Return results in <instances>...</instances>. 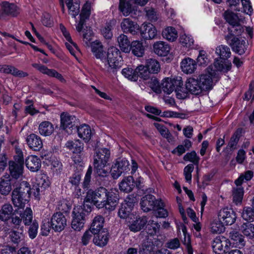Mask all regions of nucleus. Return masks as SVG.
<instances>
[{
  "instance_id": "43",
  "label": "nucleus",
  "mask_w": 254,
  "mask_h": 254,
  "mask_svg": "<svg viewBox=\"0 0 254 254\" xmlns=\"http://www.w3.org/2000/svg\"><path fill=\"white\" fill-rule=\"evenodd\" d=\"M229 237L234 241L233 244L237 245L239 248L245 246L244 237L238 232L232 231L229 233Z\"/></svg>"
},
{
  "instance_id": "48",
  "label": "nucleus",
  "mask_w": 254,
  "mask_h": 254,
  "mask_svg": "<svg viewBox=\"0 0 254 254\" xmlns=\"http://www.w3.org/2000/svg\"><path fill=\"white\" fill-rule=\"evenodd\" d=\"M37 184L38 188L36 189L37 195H39L40 188L45 189L50 185V181L45 175H41L37 179Z\"/></svg>"
},
{
  "instance_id": "61",
  "label": "nucleus",
  "mask_w": 254,
  "mask_h": 254,
  "mask_svg": "<svg viewBox=\"0 0 254 254\" xmlns=\"http://www.w3.org/2000/svg\"><path fill=\"white\" fill-rule=\"evenodd\" d=\"M12 144L14 147L15 151L17 154L15 158V161L19 162H23V153L21 149L18 146L17 140L12 142Z\"/></svg>"
},
{
  "instance_id": "16",
  "label": "nucleus",
  "mask_w": 254,
  "mask_h": 254,
  "mask_svg": "<svg viewBox=\"0 0 254 254\" xmlns=\"http://www.w3.org/2000/svg\"><path fill=\"white\" fill-rule=\"evenodd\" d=\"M75 120L74 116L67 113H63L61 116V127L66 131L68 134L71 133L74 127L73 123Z\"/></svg>"
},
{
  "instance_id": "39",
  "label": "nucleus",
  "mask_w": 254,
  "mask_h": 254,
  "mask_svg": "<svg viewBox=\"0 0 254 254\" xmlns=\"http://www.w3.org/2000/svg\"><path fill=\"white\" fill-rule=\"evenodd\" d=\"M66 146L70 149L74 154H78L80 153L83 149V144L79 140L68 141Z\"/></svg>"
},
{
  "instance_id": "47",
  "label": "nucleus",
  "mask_w": 254,
  "mask_h": 254,
  "mask_svg": "<svg viewBox=\"0 0 254 254\" xmlns=\"http://www.w3.org/2000/svg\"><path fill=\"white\" fill-rule=\"evenodd\" d=\"M115 20H111L109 22L106 24V25L101 30V33L105 38L107 39H111L113 36L112 29L115 25Z\"/></svg>"
},
{
  "instance_id": "32",
  "label": "nucleus",
  "mask_w": 254,
  "mask_h": 254,
  "mask_svg": "<svg viewBox=\"0 0 254 254\" xmlns=\"http://www.w3.org/2000/svg\"><path fill=\"white\" fill-rule=\"evenodd\" d=\"M133 0L126 1V0H120L119 8L123 15L125 16L128 15L134 10V6L132 5Z\"/></svg>"
},
{
  "instance_id": "59",
  "label": "nucleus",
  "mask_w": 254,
  "mask_h": 254,
  "mask_svg": "<svg viewBox=\"0 0 254 254\" xmlns=\"http://www.w3.org/2000/svg\"><path fill=\"white\" fill-rule=\"evenodd\" d=\"M147 228V233L150 235H154L159 231L160 225L154 220H149Z\"/></svg>"
},
{
  "instance_id": "52",
  "label": "nucleus",
  "mask_w": 254,
  "mask_h": 254,
  "mask_svg": "<svg viewBox=\"0 0 254 254\" xmlns=\"http://www.w3.org/2000/svg\"><path fill=\"white\" fill-rule=\"evenodd\" d=\"M224 223L221 221L214 220L211 224V231L213 233L220 234L224 231Z\"/></svg>"
},
{
  "instance_id": "26",
  "label": "nucleus",
  "mask_w": 254,
  "mask_h": 254,
  "mask_svg": "<svg viewBox=\"0 0 254 254\" xmlns=\"http://www.w3.org/2000/svg\"><path fill=\"white\" fill-rule=\"evenodd\" d=\"M25 164L27 168L32 172L38 171L41 166L40 159L35 155H30L27 157L25 160Z\"/></svg>"
},
{
  "instance_id": "24",
  "label": "nucleus",
  "mask_w": 254,
  "mask_h": 254,
  "mask_svg": "<svg viewBox=\"0 0 254 254\" xmlns=\"http://www.w3.org/2000/svg\"><path fill=\"white\" fill-rule=\"evenodd\" d=\"M198 79L189 78L186 83L187 89L192 94L199 95L202 92Z\"/></svg>"
},
{
  "instance_id": "12",
  "label": "nucleus",
  "mask_w": 254,
  "mask_h": 254,
  "mask_svg": "<svg viewBox=\"0 0 254 254\" xmlns=\"http://www.w3.org/2000/svg\"><path fill=\"white\" fill-rule=\"evenodd\" d=\"M230 246L229 241L225 237L221 236L215 238L212 243L213 251L218 254L221 252L226 253Z\"/></svg>"
},
{
  "instance_id": "27",
  "label": "nucleus",
  "mask_w": 254,
  "mask_h": 254,
  "mask_svg": "<svg viewBox=\"0 0 254 254\" xmlns=\"http://www.w3.org/2000/svg\"><path fill=\"white\" fill-rule=\"evenodd\" d=\"M181 67L184 73L191 74L196 69V64L194 60L190 58H187L182 60Z\"/></svg>"
},
{
  "instance_id": "28",
  "label": "nucleus",
  "mask_w": 254,
  "mask_h": 254,
  "mask_svg": "<svg viewBox=\"0 0 254 254\" xmlns=\"http://www.w3.org/2000/svg\"><path fill=\"white\" fill-rule=\"evenodd\" d=\"M12 201L14 206L18 209H23L26 203L29 201V197H24L16 191H13L12 192Z\"/></svg>"
},
{
  "instance_id": "37",
  "label": "nucleus",
  "mask_w": 254,
  "mask_h": 254,
  "mask_svg": "<svg viewBox=\"0 0 254 254\" xmlns=\"http://www.w3.org/2000/svg\"><path fill=\"white\" fill-rule=\"evenodd\" d=\"M131 49L133 54L138 57H142L144 55V47L142 43L138 41L132 42L130 45Z\"/></svg>"
},
{
  "instance_id": "21",
  "label": "nucleus",
  "mask_w": 254,
  "mask_h": 254,
  "mask_svg": "<svg viewBox=\"0 0 254 254\" xmlns=\"http://www.w3.org/2000/svg\"><path fill=\"white\" fill-rule=\"evenodd\" d=\"M154 53L159 56H166L170 51L169 45L164 41H157L153 45Z\"/></svg>"
},
{
  "instance_id": "60",
  "label": "nucleus",
  "mask_w": 254,
  "mask_h": 254,
  "mask_svg": "<svg viewBox=\"0 0 254 254\" xmlns=\"http://www.w3.org/2000/svg\"><path fill=\"white\" fill-rule=\"evenodd\" d=\"M184 159L185 161H190L194 165H198L199 161V157L197 155L194 151L187 153L184 156Z\"/></svg>"
},
{
  "instance_id": "34",
  "label": "nucleus",
  "mask_w": 254,
  "mask_h": 254,
  "mask_svg": "<svg viewBox=\"0 0 254 254\" xmlns=\"http://www.w3.org/2000/svg\"><path fill=\"white\" fill-rule=\"evenodd\" d=\"M39 133L44 136H49L54 132V127L53 124L49 121H44L39 126Z\"/></svg>"
},
{
  "instance_id": "42",
  "label": "nucleus",
  "mask_w": 254,
  "mask_h": 254,
  "mask_svg": "<svg viewBox=\"0 0 254 254\" xmlns=\"http://www.w3.org/2000/svg\"><path fill=\"white\" fill-rule=\"evenodd\" d=\"M13 208L9 204L3 205L0 210V219L6 221L9 219L12 214Z\"/></svg>"
},
{
  "instance_id": "19",
  "label": "nucleus",
  "mask_w": 254,
  "mask_h": 254,
  "mask_svg": "<svg viewBox=\"0 0 254 254\" xmlns=\"http://www.w3.org/2000/svg\"><path fill=\"white\" fill-rule=\"evenodd\" d=\"M91 51L96 59H99L103 64L106 61V52L103 49L102 43L99 41H95L91 44Z\"/></svg>"
},
{
  "instance_id": "23",
  "label": "nucleus",
  "mask_w": 254,
  "mask_h": 254,
  "mask_svg": "<svg viewBox=\"0 0 254 254\" xmlns=\"http://www.w3.org/2000/svg\"><path fill=\"white\" fill-rule=\"evenodd\" d=\"M121 27L124 33L135 34L138 30V25L129 18H124L121 23Z\"/></svg>"
},
{
  "instance_id": "10",
  "label": "nucleus",
  "mask_w": 254,
  "mask_h": 254,
  "mask_svg": "<svg viewBox=\"0 0 254 254\" xmlns=\"http://www.w3.org/2000/svg\"><path fill=\"white\" fill-rule=\"evenodd\" d=\"M18 183V180L11 179L8 174L3 175L0 179V193L2 195H7L12 190V186L15 187V185Z\"/></svg>"
},
{
  "instance_id": "20",
  "label": "nucleus",
  "mask_w": 254,
  "mask_h": 254,
  "mask_svg": "<svg viewBox=\"0 0 254 254\" xmlns=\"http://www.w3.org/2000/svg\"><path fill=\"white\" fill-rule=\"evenodd\" d=\"M23 169V162L9 161V170L11 179L16 180L22 176Z\"/></svg>"
},
{
  "instance_id": "41",
  "label": "nucleus",
  "mask_w": 254,
  "mask_h": 254,
  "mask_svg": "<svg viewBox=\"0 0 254 254\" xmlns=\"http://www.w3.org/2000/svg\"><path fill=\"white\" fill-rule=\"evenodd\" d=\"M240 230L243 234L249 239L254 238V225L250 223H245Z\"/></svg>"
},
{
  "instance_id": "63",
  "label": "nucleus",
  "mask_w": 254,
  "mask_h": 254,
  "mask_svg": "<svg viewBox=\"0 0 254 254\" xmlns=\"http://www.w3.org/2000/svg\"><path fill=\"white\" fill-rule=\"evenodd\" d=\"M209 62L206 53L204 51H200L197 58V63L200 65H206Z\"/></svg>"
},
{
  "instance_id": "25",
  "label": "nucleus",
  "mask_w": 254,
  "mask_h": 254,
  "mask_svg": "<svg viewBox=\"0 0 254 254\" xmlns=\"http://www.w3.org/2000/svg\"><path fill=\"white\" fill-rule=\"evenodd\" d=\"M15 188L13 191H16L18 193L21 194L24 197H29L31 195V188L29 184L26 181L18 183L15 185Z\"/></svg>"
},
{
  "instance_id": "49",
  "label": "nucleus",
  "mask_w": 254,
  "mask_h": 254,
  "mask_svg": "<svg viewBox=\"0 0 254 254\" xmlns=\"http://www.w3.org/2000/svg\"><path fill=\"white\" fill-rule=\"evenodd\" d=\"M136 72L141 78L147 80L150 78L151 73L146 65H140L136 67Z\"/></svg>"
},
{
  "instance_id": "30",
  "label": "nucleus",
  "mask_w": 254,
  "mask_h": 254,
  "mask_svg": "<svg viewBox=\"0 0 254 254\" xmlns=\"http://www.w3.org/2000/svg\"><path fill=\"white\" fill-rule=\"evenodd\" d=\"M147 219L146 217L136 218L129 225L131 231L136 232L141 230L146 225Z\"/></svg>"
},
{
  "instance_id": "36",
  "label": "nucleus",
  "mask_w": 254,
  "mask_h": 254,
  "mask_svg": "<svg viewBox=\"0 0 254 254\" xmlns=\"http://www.w3.org/2000/svg\"><path fill=\"white\" fill-rule=\"evenodd\" d=\"M93 239V243L99 247H104L106 245L109 240V236L107 232L102 231L97 234Z\"/></svg>"
},
{
  "instance_id": "11",
  "label": "nucleus",
  "mask_w": 254,
  "mask_h": 254,
  "mask_svg": "<svg viewBox=\"0 0 254 254\" xmlns=\"http://www.w3.org/2000/svg\"><path fill=\"white\" fill-rule=\"evenodd\" d=\"M218 217L226 225H231L233 224L236 219V216L233 209L228 207L221 209L218 214Z\"/></svg>"
},
{
  "instance_id": "17",
  "label": "nucleus",
  "mask_w": 254,
  "mask_h": 254,
  "mask_svg": "<svg viewBox=\"0 0 254 254\" xmlns=\"http://www.w3.org/2000/svg\"><path fill=\"white\" fill-rule=\"evenodd\" d=\"M141 35L145 40H151L157 37V30L152 24L143 23L141 27Z\"/></svg>"
},
{
  "instance_id": "7",
  "label": "nucleus",
  "mask_w": 254,
  "mask_h": 254,
  "mask_svg": "<svg viewBox=\"0 0 254 254\" xmlns=\"http://www.w3.org/2000/svg\"><path fill=\"white\" fill-rule=\"evenodd\" d=\"M129 163L126 158H119L113 164L111 169V174L112 177L118 179L122 173L127 172L129 170Z\"/></svg>"
},
{
  "instance_id": "31",
  "label": "nucleus",
  "mask_w": 254,
  "mask_h": 254,
  "mask_svg": "<svg viewBox=\"0 0 254 254\" xmlns=\"http://www.w3.org/2000/svg\"><path fill=\"white\" fill-rule=\"evenodd\" d=\"M121 190L126 192H130L134 187V182L132 176H127L125 178L120 184Z\"/></svg>"
},
{
  "instance_id": "54",
  "label": "nucleus",
  "mask_w": 254,
  "mask_h": 254,
  "mask_svg": "<svg viewBox=\"0 0 254 254\" xmlns=\"http://www.w3.org/2000/svg\"><path fill=\"white\" fill-rule=\"evenodd\" d=\"M67 8L68 9V13L73 18L79 14L80 9L79 3L77 2L67 3Z\"/></svg>"
},
{
  "instance_id": "35",
  "label": "nucleus",
  "mask_w": 254,
  "mask_h": 254,
  "mask_svg": "<svg viewBox=\"0 0 254 254\" xmlns=\"http://www.w3.org/2000/svg\"><path fill=\"white\" fill-rule=\"evenodd\" d=\"M117 41L121 50L125 53H128L130 50V42L127 37L123 34H121L117 38Z\"/></svg>"
},
{
  "instance_id": "15",
  "label": "nucleus",
  "mask_w": 254,
  "mask_h": 254,
  "mask_svg": "<svg viewBox=\"0 0 254 254\" xmlns=\"http://www.w3.org/2000/svg\"><path fill=\"white\" fill-rule=\"evenodd\" d=\"M160 199H156L152 194H147L143 196L140 201L141 208L144 212H148L153 210L157 204L159 203Z\"/></svg>"
},
{
  "instance_id": "2",
  "label": "nucleus",
  "mask_w": 254,
  "mask_h": 254,
  "mask_svg": "<svg viewBox=\"0 0 254 254\" xmlns=\"http://www.w3.org/2000/svg\"><path fill=\"white\" fill-rule=\"evenodd\" d=\"M214 68L212 65L207 68V74H202L200 75L198 81L202 91L209 90L212 88V77L215 74L216 71L227 72L231 68L232 64L229 62H223L216 59L214 63Z\"/></svg>"
},
{
  "instance_id": "53",
  "label": "nucleus",
  "mask_w": 254,
  "mask_h": 254,
  "mask_svg": "<svg viewBox=\"0 0 254 254\" xmlns=\"http://www.w3.org/2000/svg\"><path fill=\"white\" fill-rule=\"evenodd\" d=\"M180 42L184 47L190 48L193 45L194 40L191 36L184 34L180 36Z\"/></svg>"
},
{
  "instance_id": "46",
  "label": "nucleus",
  "mask_w": 254,
  "mask_h": 254,
  "mask_svg": "<svg viewBox=\"0 0 254 254\" xmlns=\"http://www.w3.org/2000/svg\"><path fill=\"white\" fill-rule=\"evenodd\" d=\"M145 65L151 73H157L160 70V64L155 59H149L146 60Z\"/></svg>"
},
{
  "instance_id": "8",
  "label": "nucleus",
  "mask_w": 254,
  "mask_h": 254,
  "mask_svg": "<svg viewBox=\"0 0 254 254\" xmlns=\"http://www.w3.org/2000/svg\"><path fill=\"white\" fill-rule=\"evenodd\" d=\"M235 35L229 34L225 37V39L234 52L240 55H243L246 50V42L244 40H241L234 37Z\"/></svg>"
},
{
  "instance_id": "33",
  "label": "nucleus",
  "mask_w": 254,
  "mask_h": 254,
  "mask_svg": "<svg viewBox=\"0 0 254 254\" xmlns=\"http://www.w3.org/2000/svg\"><path fill=\"white\" fill-rule=\"evenodd\" d=\"M78 136L82 138L85 142L88 141L91 138V130L90 127L86 125H82L77 129Z\"/></svg>"
},
{
  "instance_id": "38",
  "label": "nucleus",
  "mask_w": 254,
  "mask_h": 254,
  "mask_svg": "<svg viewBox=\"0 0 254 254\" xmlns=\"http://www.w3.org/2000/svg\"><path fill=\"white\" fill-rule=\"evenodd\" d=\"M215 53L220 58L223 59H227L230 58L231 55V52L229 47L224 45L217 46L216 48Z\"/></svg>"
},
{
  "instance_id": "9",
  "label": "nucleus",
  "mask_w": 254,
  "mask_h": 254,
  "mask_svg": "<svg viewBox=\"0 0 254 254\" xmlns=\"http://www.w3.org/2000/svg\"><path fill=\"white\" fill-rule=\"evenodd\" d=\"M163 91L169 94L173 91H181L183 85V81L180 79L166 78L162 83Z\"/></svg>"
},
{
  "instance_id": "64",
  "label": "nucleus",
  "mask_w": 254,
  "mask_h": 254,
  "mask_svg": "<svg viewBox=\"0 0 254 254\" xmlns=\"http://www.w3.org/2000/svg\"><path fill=\"white\" fill-rule=\"evenodd\" d=\"M194 169L193 165L190 164L186 166L184 169V174L187 182L190 183L191 181V173Z\"/></svg>"
},
{
  "instance_id": "62",
  "label": "nucleus",
  "mask_w": 254,
  "mask_h": 254,
  "mask_svg": "<svg viewBox=\"0 0 254 254\" xmlns=\"http://www.w3.org/2000/svg\"><path fill=\"white\" fill-rule=\"evenodd\" d=\"M91 9V3L87 1L83 5L81 12L80 14V17L88 19L90 15Z\"/></svg>"
},
{
  "instance_id": "55",
  "label": "nucleus",
  "mask_w": 254,
  "mask_h": 254,
  "mask_svg": "<svg viewBox=\"0 0 254 254\" xmlns=\"http://www.w3.org/2000/svg\"><path fill=\"white\" fill-rule=\"evenodd\" d=\"M243 218L247 221H254V207H246L244 208L242 213Z\"/></svg>"
},
{
  "instance_id": "58",
  "label": "nucleus",
  "mask_w": 254,
  "mask_h": 254,
  "mask_svg": "<svg viewBox=\"0 0 254 254\" xmlns=\"http://www.w3.org/2000/svg\"><path fill=\"white\" fill-rule=\"evenodd\" d=\"M244 190L242 188L238 187L234 189L233 190V201L235 203H240L243 198Z\"/></svg>"
},
{
  "instance_id": "29",
  "label": "nucleus",
  "mask_w": 254,
  "mask_h": 254,
  "mask_svg": "<svg viewBox=\"0 0 254 254\" xmlns=\"http://www.w3.org/2000/svg\"><path fill=\"white\" fill-rule=\"evenodd\" d=\"M104 222V217L101 215H97L94 218L89 229L93 234H98L103 227Z\"/></svg>"
},
{
  "instance_id": "22",
  "label": "nucleus",
  "mask_w": 254,
  "mask_h": 254,
  "mask_svg": "<svg viewBox=\"0 0 254 254\" xmlns=\"http://www.w3.org/2000/svg\"><path fill=\"white\" fill-rule=\"evenodd\" d=\"M26 141L29 147L33 150H39L43 147L41 138L34 133L29 135L26 138Z\"/></svg>"
},
{
  "instance_id": "13",
  "label": "nucleus",
  "mask_w": 254,
  "mask_h": 254,
  "mask_svg": "<svg viewBox=\"0 0 254 254\" xmlns=\"http://www.w3.org/2000/svg\"><path fill=\"white\" fill-rule=\"evenodd\" d=\"M226 20L233 26L229 28L230 34H239L241 32L240 26L238 25V16L234 12L227 10L224 14Z\"/></svg>"
},
{
  "instance_id": "50",
  "label": "nucleus",
  "mask_w": 254,
  "mask_h": 254,
  "mask_svg": "<svg viewBox=\"0 0 254 254\" xmlns=\"http://www.w3.org/2000/svg\"><path fill=\"white\" fill-rule=\"evenodd\" d=\"M164 204L162 201L160 199L159 203L157 204L153 210L156 211V216L157 217L165 218L168 216V212L164 208Z\"/></svg>"
},
{
  "instance_id": "57",
  "label": "nucleus",
  "mask_w": 254,
  "mask_h": 254,
  "mask_svg": "<svg viewBox=\"0 0 254 254\" xmlns=\"http://www.w3.org/2000/svg\"><path fill=\"white\" fill-rule=\"evenodd\" d=\"M131 210L132 209L127 207V204L122 203L118 212L119 216L123 219L127 218L131 215Z\"/></svg>"
},
{
  "instance_id": "14",
  "label": "nucleus",
  "mask_w": 254,
  "mask_h": 254,
  "mask_svg": "<svg viewBox=\"0 0 254 254\" xmlns=\"http://www.w3.org/2000/svg\"><path fill=\"white\" fill-rule=\"evenodd\" d=\"M52 228L57 232L63 230L66 226V219L61 212L54 213L51 219Z\"/></svg>"
},
{
  "instance_id": "6",
  "label": "nucleus",
  "mask_w": 254,
  "mask_h": 254,
  "mask_svg": "<svg viewBox=\"0 0 254 254\" xmlns=\"http://www.w3.org/2000/svg\"><path fill=\"white\" fill-rule=\"evenodd\" d=\"M0 19H4L6 16L16 17L20 13V9L15 4L3 1L0 4Z\"/></svg>"
},
{
  "instance_id": "56",
  "label": "nucleus",
  "mask_w": 254,
  "mask_h": 254,
  "mask_svg": "<svg viewBox=\"0 0 254 254\" xmlns=\"http://www.w3.org/2000/svg\"><path fill=\"white\" fill-rule=\"evenodd\" d=\"M10 237L13 243L15 244L20 243L24 239L22 230L20 229L17 231H12L11 232Z\"/></svg>"
},
{
  "instance_id": "4",
  "label": "nucleus",
  "mask_w": 254,
  "mask_h": 254,
  "mask_svg": "<svg viewBox=\"0 0 254 254\" xmlns=\"http://www.w3.org/2000/svg\"><path fill=\"white\" fill-rule=\"evenodd\" d=\"M106 61L104 62L105 68L109 72L116 73L123 65V59L121 52L115 47H111L108 50Z\"/></svg>"
},
{
  "instance_id": "45",
  "label": "nucleus",
  "mask_w": 254,
  "mask_h": 254,
  "mask_svg": "<svg viewBox=\"0 0 254 254\" xmlns=\"http://www.w3.org/2000/svg\"><path fill=\"white\" fill-rule=\"evenodd\" d=\"M242 129H238L231 136L227 147L231 150H233L236 148L237 143L239 140L242 133Z\"/></svg>"
},
{
  "instance_id": "44",
  "label": "nucleus",
  "mask_w": 254,
  "mask_h": 254,
  "mask_svg": "<svg viewBox=\"0 0 254 254\" xmlns=\"http://www.w3.org/2000/svg\"><path fill=\"white\" fill-rule=\"evenodd\" d=\"M122 74L128 79L135 81L138 79V75L136 72V68L134 69L131 67H126L122 69Z\"/></svg>"
},
{
  "instance_id": "3",
  "label": "nucleus",
  "mask_w": 254,
  "mask_h": 254,
  "mask_svg": "<svg viewBox=\"0 0 254 254\" xmlns=\"http://www.w3.org/2000/svg\"><path fill=\"white\" fill-rule=\"evenodd\" d=\"M111 158V151L109 148L103 147L95 150L93 156V165L97 175L106 177L108 171L105 169Z\"/></svg>"
},
{
  "instance_id": "5",
  "label": "nucleus",
  "mask_w": 254,
  "mask_h": 254,
  "mask_svg": "<svg viewBox=\"0 0 254 254\" xmlns=\"http://www.w3.org/2000/svg\"><path fill=\"white\" fill-rule=\"evenodd\" d=\"M71 227L74 230L80 231L84 227L85 213L81 206L74 208L72 212Z\"/></svg>"
},
{
  "instance_id": "40",
  "label": "nucleus",
  "mask_w": 254,
  "mask_h": 254,
  "mask_svg": "<svg viewBox=\"0 0 254 254\" xmlns=\"http://www.w3.org/2000/svg\"><path fill=\"white\" fill-rule=\"evenodd\" d=\"M163 37L168 41L173 42L178 37V32L173 27H168L162 32Z\"/></svg>"
},
{
  "instance_id": "1",
  "label": "nucleus",
  "mask_w": 254,
  "mask_h": 254,
  "mask_svg": "<svg viewBox=\"0 0 254 254\" xmlns=\"http://www.w3.org/2000/svg\"><path fill=\"white\" fill-rule=\"evenodd\" d=\"M118 200L117 194L108 191L103 187H100L95 190H89L85 198L86 202L93 203L98 208H105L110 211L115 209Z\"/></svg>"
},
{
  "instance_id": "51",
  "label": "nucleus",
  "mask_w": 254,
  "mask_h": 254,
  "mask_svg": "<svg viewBox=\"0 0 254 254\" xmlns=\"http://www.w3.org/2000/svg\"><path fill=\"white\" fill-rule=\"evenodd\" d=\"M20 215L25 225H29L32 223L33 214L32 210L30 207H26L24 212Z\"/></svg>"
},
{
  "instance_id": "18",
  "label": "nucleus",
  "mask_w": 254,
  "mask_h": 254,
  "mask_svg": "<svg viewBox=\"0 0 254 254\" xmlns=\"http://www.w3.org/2000/svg\"><path fill=\"white\" fill-rule=\"evenodd\" d=\"M32 66L43 74H47L50 77H56L62 82H65V79L62 75V74L54 69H49L47 67L44 65L36 63L33 64Z\"/></svg>"
}]
</instances>
